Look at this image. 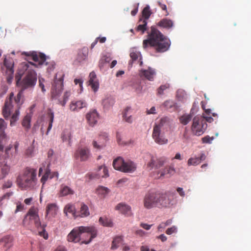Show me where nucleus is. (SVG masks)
Masks as SVG:
<instances>
[{"label":"nucleus","instance_id":"nucleus-1","mask_svg":"<svg viewBox=\"0 0 251 251\" xmlns=\"http://www.w3.org/2000/svg\"><path fill=\"white\" fill-rule=\"evenodd\" d=\"M171 41L163 35L156 27L151 26L148 32L147 38L143 40L144 49L152 47L155 52L163 53L167 51L171 46Z\"/></svg>","mask_w":251,"mask_h":251},{"label":"nucleus","instance_id":"nucleus-2","mask_svg":"<svg viewBox=\"0 0 251 251\" xmlns=\"http://www.w3.org/2000/svg\"><path fill=\"white\" fill-rule=\"evenodd\" d=\"M83 233H86L87 236L90 237L88 240L82 241V243L88 244L91 242L93 239L97 236V230L93 226H81L75 227L68 235V241L75 243L78 242L81 240V236Z\"/></svg>","mask_w":251,"mask_h":251},{"label":"nucleus","instance_id":"nucleus-3","mask_svg":"<svg viewBox=\"0 0 251 251\" xmlns=\"http://www.w3.org/2000/svg\"><path fill=\"white\" fill-rule=\"evenodd\" d=\"M37 67V65L31 62L23 63L22 64V69L26 71L23 79L20 82V86L22 90L28 88H32L36 85L37 82V74L32 69V67Z\"/></svg>","mask_w":251,"mask_h":251},{"label":"nucleus","instance_id":"nucleus-4","mask_svg":"<svg viewBox=\"0 0 251 251\" xmlns=\"http://www.w3.org/2000/svg\"><path fill=\"white\" fill-rule=\"evenodd\" d=\"M37 170L33 168L27 167L24 171L22 176L17 179V182L22 189H32L34 188L37 183L36 177Z\"/></svg>","mask_w":251,"mask_h":251},{"label":"nucleus","instance_id":"nucleus-5","mask_svg":"<svg viewBox=\"0 0 251 251\" xmlns=\"http://www.w3.org/2000/svg\"><path fill=\"white\" fill-rule=\"evenodd\" d=\"M63 76H61L58 79L57 78L56 76L51 88V98L58 100L62 106H64L71 95V92L70 91H66L63 95V100H60L59 98L63 90Z\"/></svg>","mask_w":251,"mask_h":251},{"label":"nucleus","instance_id":"nucleus-6","mask_svg":"<svg viewBox=\"0 0 251 251\" xmlns=\"http://www.w3.org/2000/svg\"><path fill=\"white\" fill-rule=\"evenodd\" d=\"M23 54L26 56L31 57L32 59L36 62H38V65L40 66L44 64L49 65L47 68V70L49 73H50L55 67V63L52 61L50 63L46 62L47 57L42 53H37L36 51H29V52H24L23 53Z\"/></svg>","mask_w":251,"mask_h":251},{"label":"nucleus","instance_id":"nucleus-7","mask_svg":"<svg viewBox=\"0 0 251 251\" xmlns=\"http://www.w3.org/2000/svg\"><path fill=\"white\" fill-rule=\"evenodd\" d=\"M39 209L38 207L32 206L30 208L26 214L24 220L23 224L27 226L30 225L29 222H33L35 226L38 229L41 226V223L38 215Z\"/></svg>","mask_w":251,"mask_h":251},{"label":"nucleus","instance_id":"nucleus-8","mask_svg":"<svg viewBox=\"0 0 251 251\" xmlns=\"http://www.w3.org/2000/svg\"><path fill=\"white\" fill-rule=\"evenodd\" d=\"M207 128V124L204 118L202 116L197 115L193 119L191 130L193 134L196 136L201 135Z\"/></svg>","mask_w":251,"mask_h":251},{"label":"nucleus","instance_id":"nucleus-9","mask_svg":"<svg viewBox=\"0 0 251 251\" xmlns=\"http://www.w3.org/2000/svg\"><path fill=\"white\" fill-rule=\"evenodd\" d=\"M167 132L153 128L152 137L155 142L161 145L167 144L168 143V140L165 136V134Z\"/></svg>","mask_w":251,"mask_h":251},{"label":"nucleus","instance_id":"nucleus-10","mask_svg":"<svg viewBox=\"0 0 251 251\" xmlns=\"http://www.w3.org/2000/svg\"><path fill=\"white\" fill-rule=\"evenodd\" d=\"M157 194L149 193L147 194L144 199V206L147 209L157 206Z\"/></svg>","mask_w":251,"mask_h":251},{"label":"nucleus","instance_id":"nucleus-11","mask_svg":"<svg viewBox=\"0 0 251 251\" xmlns=\"http://www.w3.org/2000/svg\"><path fill=\"white\" fill-rule=\"evenodd\" d=\"M75 157L81 161L87 160L91 156L90 151L87 147H79L75 152Z\"/></svg>","mask_w":251,"mask_h":251},{"label":"nucleus","instance_id":"nucleus-12","mask_svg":"<svg viewBox=\"0 0 251 251\" xmlns=\"http://www.w3.org/2000/svg\"><path fill=\"white\" fill-rule=\"evenodd\" d=\"M171 120L167 117H164L161 118L160 120L156 123L153 126V128L157 129H160L165 131H168L171 128Z\"/></svg>","mask_w":251,"mask_h":251},{"label":"nucleus","instance_id":"nucleus-13","mask_svg":"<svg viewBox=\"0 0 251 251\" xmlns=\"http://www.w3.org/2000/svg\"><path fill=\"white\" fill-rule=\"evenodd\" d=\"M13 97V93H11L9 98L5 100L4 105L2 109V114L5 119L8 118L10 115L11 110L13 108L12 100Z\"/></svg>","mask_w":251,"mask_h":251},{"label":"nucleus","instance_id":"nucleus-14","mask_svg":"<svg viewBox=\"0 0 251 251\" xmlns=\"http://www.w3.org/2000/svg\"><path fill=\"white\" fill-rule=\"evenodd\" d=\"M166 162V159L163 157L156 158L152 156L150 161L148 163L147 166L151 169L153 168H159L162 167Z\"/></svg>","mask_w":251,"mask_h":251},{"label":"nucleus","instance_id":"nucleus-15","mask_svg":"<svg viewBox=\"0 0 251 251\" xmlns=\"http://www.w3.org/2000/svg\"><path fill=\"white\" fill-rule=\"evenodd\" d=\"M88 49L86 47H84L81 49L78 50L76 54L74 63H81L85 60L88 56Z\"/></svg>","mask_w":251,"mask_h":251},{"label":"nucleus","instance_id":"nucleus-16","mask_svg":"<svg viewBox=\"0 0 251 251\" xmlns=\"http://www.w3.org/2000/svg\"><path fill=\"white\" fill-rule=\"evenodd\" d=\"M139 75L142 78L144 77L150 81H153L156 72L154 69L149 67L147 70H141L139 72Z\"/></svg>","mask_w":251,"mask_h":251},{"label":"nucleus","instance_id":"nucleus-17","mask_svg":"<svg viewBox=\"0 0 251 251\" xmlns=\"http://www.w3.org/2000/svg\"><path fill=\"white\" fill-rule=\"evenodd\" d=\"M86 118L89 125L91 126H94L97 124L99 118V114L96 110L87 113Z\"/></svg>","mask_w":251,"mask_h":251},{"label":"nucleus","instance_id":"nucleus-18","mask_svg":"<svg viewBox=\"0 0 251 251\" xmlns=\"http://www.w3.org/2000/svg\"><path fill=\"white\" fill-rule=\"evenodd\" d=\"M86 106L87 103L84 100H74L72 101L70 104V109L72 111L77 112L81 109L86 107Z\"/></svg>","mask_w":251,"mask_h":251},{"label":"nucleus","instance_id":"nucleus-19","mask_svg":"<svg viewBox=\"0 0 251 251\" xmlns=\"http://www.w3.org/2000/svg\"><path fill=\"white\" fill-rule=\"evenodd\" d=\"M115 209L127 216H130L132 215L131 207L124 203L121 202L118 204L115 207Z\"/></svg>","mask_w":251,"mask_h":251},{"label":"nucleus","instance_id":"nucleus-20","mask_svg":"<svg viewBox=\"0 0 251 251\" xmlns=\"http://www.w3.org/2000/svg\"><path fill=\"white\" fill-rule=\"evenodd\" d=\"M157 25L160 27L169 29L173 27L174 22L169 19L163 18L157 23Z\"/></svg>","mask_w":251,"mask_h":251},{"label":"nucleus","instance_id":"nucleus-21","mask_svg":"<svg viewBox=\"0 0 251 251\" xmlns=\"http://www.w3.org/2000/svg\"><path fill=\"white\" fill-rule=\"evenodd\" d=\"M170 203V201L166 195H159L157 194V206H167Z\"/></svg>","mask_w":251,"mask_h":251},{"label":"nucleus","instance_id":"nucleus-22","mask_svg":"<svg viewBox=\"0 0 251 251\" xmlns=\"http://www.w3.org/2000/svg\"><path fill=\"white\" fill-rule=\"evenodd\" d=\"M89 84L94 91H97L99 88V82L97 79V76L95 72H92L89 75Z\"/></svg>","mask_w":251,"mask_h":251},{"label":"nucleus","instance_id":"nucleus-23","mask_svg":"<svg viewBox=\"0 0 251 251\" xmlns=\"http://www.w3.org/2000/svg\"><path fill=\"white\" fill-rule=\"evenodd\" d=\"M136 169L135 164L131 161H125L123 168V172L131 173Z\"/></svg>","mask_w":251,"mask_h":251},{"label":"nucleus","instance_id":"nucleus-24","mask_svg":"<svg viewBox=\"0 0 251 251\" xmlns=\"http://www.w3.org/2000/svg\"><path fill=\"white\" fill-rule=\"evenodd\" d=\"M106 138V134L100 135L98 141H93L92 144L94 148L99 150L101 149L104 146Z\"/></svg>","mask_w":251,"mask_h":251},{"label":"nucleus","instance_id":"nucleus-25","mask_svg":"<svg viewBox=\"0 0 251 251\" xmlns=\"http://www.w3.org/2000/svg\"><path fill=\"white\" fill-rule=\"evenodd\" d=\"M64 212L67 216L70 214L75 218L78 217V215L75 211V207L73 204H67L64 207Z\"/></svg>","mask_w":251,"mask_h":251},{"label":"nucleus","instance_id":"nucleus-26","mask_svg":"<svg viewBox=\"0 0 251 251\" xmlns=\"http://www.w3.org/2000/svg\"><path fill=\"white\" fill-rule=\"evenodd\" d=\"M57 210L58 208L55 204H49L46 207V218H47L50 215L53 217L57 213Z\"/></svg>","mask_w":251,"mask_h":251},{"label":"nucleus","instance_id":"nucleus-27","mask_svg":"<svg viewBox=\"0 0 251 251\" xmlns=\"http://www.w3.org/2000/svg\"><path fill=\"white\" fill-rule=\"evenodd\" d=\"M76 213L78 217H86L90 215L88 207L83 203L81 204L80 210Z\"/></svg>","mask_w":251,"mask_h":251},{"label":"nucleus","instance_id":"nucleus-28","mask_svg":"<svg viewBox=\"0 0 251 251\" xmlns=\"http://www.w3.org/2000/svg\"><path fill=\"white\" fill-rule=\"evenodd\" d=\"M125 161L123 158L119 157L115 159L113 162V166L115 169L123 172V166Z\"/></svg>","mask_w":251,"mask_h":251},{"label":"nucleus","instance_id":"nucleus-29","mask_svg":"<svg viewBox=\"0 0 251 251\" xmlns=\"http://www.w3.org/2000/svg\"><path fill=\"white\" fill-rule=\"evenodd\" d=\"M74 191L68 186L61 185L60 190V196L64 197L69 195H73Z\"/></svg>","mask_w":251,"mask_h":251},{"label":"nucleus","instance_id":"nucleus-30","mask_svg":"<svg viewBox=\"0 0 251 251\" xmlns=\"http://www.w3.org/2000/svg\"><path fill=\"white\" fill-rule=\"evenodd\" d=\"M130 107H126L123 112V119L128 123H131L132 122V117L130 115Z\"/></svg>","mask_w":251,"mask_h":251},{"label":"nucleus","instance_id":"nucleus-31","mask_svg":"<svg viewBox=\"0 0 251 251\" xmlns=\"http://www.w3.org/2000/svg\"><path fill=\"white\" fill-rule=\"evenodd\" d=\"M97 177H106L109 176L108 170L105 166H100L99 167Z\"/></svg>","mask_w":251,"mask_h":251},{"label":"nucleus","instance_id":"nucleus-32","mask_svg":"<svg viewBox=\"0 0 251 251\" xmlns=\"http://www.w3.org/2000/svg\"><path fill=\"white\" fill-rule=\"evenodd\" d=\"M123 241V237L121 236H116L114 237L112 242L111 249L112 250H115L118 249L120 244L122 243Z\"/></svg>","mask_w":251,"mask_h":251},{"label":"nucleus","instance_id":"nucleus-33","mask_svg":"<svg viewBox=\"0 0 251 251\" xmlns=\"http://www.w3.org/2000/svg\"><path fill=\"white\" fill-rule=\"evenodd\" d=\"M164 106L168 109L173 111L176 110L178 106L176 102L172 100H167L163 103Z\"/></svg>","mask_w":251,"mask_h":251},{"label":"nucleus","instance_id":"nucleus-34","mask_svg":"<svg viewBox=\"0 0 251 251\" xmlns=\"http://www.w3.org/2000/svg\"><path fill=\"white\" fill-rule=\"evenodd\" d=\"M175 169L174 167L172 166H167L163 169V170L159 171L158 172V174H160V177L167 174L173 175L175 174Z\"/></svg>","mask_w":251,"mask_h":251},{"label":"nucleus","instance_id":"nucleus-35","mask_svg":"<svg viewBox=\"0 0 251 251\" xmlns=\"http://www.w3.org/2000/svg\"><path fill=\"white\" fill-rule=\"evenodd\" d=\"M109 190L103 186H99L96 189L97 194L101 198H104L109 193Z\"/></svg>","mask_w":251,"mask_h":251},{"label":"nucleus","instance_id":"nucleus-36","mask_svg":"<svg viewBox=\"0 0 251 251\" xmlns=\"http://www.w3.org/2000/svg\"><path fill=\"white\" fill-rule=\"evenodd\" d=\"M99 222L101 225L104 226L112 227L113 226L112 220L105 217H100Z\"/></svg>","mask_w":251,"mask_h":251},{"label":"nucleus","instance_id":"nucleus-37","mask_svg":"<svg viewBox=\"0 0 251 251\" xmlns=\"http://www.w3.org/2000/svg\"><path fill=\"white\" fill-rule=\"evenodd\" d=\"M111 60V58L109 55L105 54L102 55L99 61V67L102 68L104 67L106 63H109Z\"/></svg>","mask_w":251,"mask_h":251},{"label":"nucleus","instance_id":"nucleus-38","mask_svg":"<svg viewBox=\"0 0 251 251\" xmlns=\"http://www.w3.org/2000/svg\"><path fill=\"white\" fill-rule=\"evenodd\" d=\"M48 116L49 118V124L47 134H48V132L50 131V130L51 129L52 126V123L53 122V120H54V113L51 109H49L48 110Z\"/></svg>","mask_w":251,"mask_h":251},{"label":"nucleus","instance_id":"nucleus-39","mask_svg":"<svg viewBox=\"0 0 251 251\" xmlns=\"http://www.w3.org/2000/svg\"><path fill=\"white\" fill-rule=\"evenodd\" d=\"M139 23H141V24L137 26L136 30L138 31H141L142 34H143L147 30V21L146 20H142V19H140L139 20Z\"/></svg>","mask_w":251,"mask_h":251},{"label":"nucleus","instance_id":"nucleus-40","mask_svg":"<svg viewBox=\"0 0 251 251\" xmlns=\"http://www.w3.org/2000/svg\"><path fill=\"white\" fill-rule=\"evenodd\" d=\"M192 115L191 114L183 115L179 118L180 122L184 125H187L192 119Z\"/></svg>","mask_w":251,"mask_h":251},{"label":"nucleus","instance_id":"nucleus-41","mask_svg":"<svg viewBox=\"0 0 251 251\" xmlns=\"http://www.w3.org/2000/svg\"><path fill=\"white\" fill-rule=\"evenodd\" d=\"M12 149V146L10 145L6 148L5 150V158L10 159L13 156H15L16 155H14V152H11V150Z\"/></svg>","mask_w":251,"mask_h":251},{"label":"nucleus","instance_id":"nucleus-42","mask_svg":"<svg viewBox=\"0 0 251 251\" xmlns=\"http://www.w3.org/2000/svg\"><path fill=\"white\" fill-rule=\"evenodd\" d=\"M151 12L150 10V7L149 5H147L143 10L142 11V15L143 17L144 18V20H148L151 15Z\"/></svg>","mask_w":251,"mask_h":251},{"label":"nucleus","instance_id":"nucleus-43","mask_svg":"<svg viewBox=\"0 0 251 251\" xmlns=\"http://www.w3.org/2000/svg\"><path fill=\"white\" fill-rule=\"evenodd\" d=\"M30 116L26 115L22 121V126L26 128H29L30 127Z\"/></svg>","mask_w":251,"mask_h":251},{"label":"nucleus","instance_id":"nucleus-44","mask_svg":"<svg viewBox=\"0 0 251 251\" xmlns=\"http://www.w3.org/2000/svg\"><path fill=\"white\" fill-rule=\"evenodd\" d=\"M201 163L198 157H191L187 161V165L188 166H197Z\"/></svg>","mask_w":251,"mask_h":251},{"label":"nucleus","instance_id":"nucleus-45","mask_svg":"<svg viewBox=\"0 0 251 251\" xmlns=\"http://www.w3.org/2000/svg\"><path fill=\"white\" fill-rule=\"evenodd\" d=\"M13 63L11 62L8 63V60L6 59V58H4V65L6 67L7 69L8 70L9 72H7L6 73H8L9 75L13 74Z\"/></svg>","mask_w":251,"mask_h":251},{"label":"nucleus","instance_id":"nucleus-46","mask_svg":"<svg viewBox=\"0 0 251 251\" xmlns=\"http://www.w3.org/2000/svg\"><path fill=\"white\" fill-rule=\"evenodd\" d=\"M50 170L49 169H47L44 175L42 176L41 178V182L44 185L47 180L50 178Z\"/></svg>","mask_w":251,"mask_h":251},{"label":"nucleus","instance_id":"nucleus-47","mask_svg":"<svg viewBox=\"0 0 251 251\" xmlns=\"http://www.w3.org/2000/svg\"><path fill=\"white\" fill-rule=\"evenodd\" d=\"M130 57L132 62L137 61L139 58L141 57L140 53L137 51H132L130 53ZM140 60L141 58L139 59Z\"/></svg>","mask_w":251,"mask_h":251},{"label":"nucleus","instance_id":"nucleus-48","mask_svg":"<svg viewBox=\"0 0 251 251\" xmlns=\"http://www.w3.org/2000/svg\"><path fill=\"white\" fill-rule=\"evenodd\" d=\"M7 127V123L2 119H0V134L4 135V131Z\"/></svg>","mask_w":251,"mask_h":251},{"label":"nucleus","instance_id":"nucleus-49","mask_svg":"<svg viewBox=\"0 0 251 251\" xmlns=\"http://www.w3.org/2000/svg\"><path fill=\"white\" fill-rule=\"evenodd\" d=\"M61 139L63 142H67L68 145L71 146V136L69 133L66 134L63 133L61 135Z\"/></svg>","mask_w":251,"mask_h":251},{"label":"nucleus","instance_id":"nucleus-50","mask_svg":"<svg viewBox=\"0 0 251 251\" xmlns=\"http://www.w3.org/2000/svg\"><path fill=\"white\" fill-rule=\"evenodd\" d=\"M46 226V225H41V227L42 229V231H39V234L43 237L45 239H47L48 238V233L45 230V227Z\"/></svg>","mask_w":251,"mask_h":251},{"label":"nucleus","instance_id":"nucleus-51","mask_svg":"<svg viewBox=\"0 0 251 251\" xmlns=\"http://www.w3.org/2000/svg\"><path fill=\"white\" fill-rule=\"evenodd\" d=\"M170 87V85L168 83H166L164 85H161L157 89V93L159 95L163 94L164 91L168 89Z\"/></svg>","mask_w":251,"mask_h":251},{"label":"nucleus","instance_id":"nucleus-52","mask_svg":"<svg viewBox=\"0 0 251 251\" xmlns=\"http://www.w3.org/2000/svg\"><path fill=\"white\" fill-rule=\"evenodd\" d=\"M19 115V111L18 109L16 110L15 113L12 115L10 120V125H13V123L18 119Z\"/></svg>","mask_w":251,"mask_h":251},{"label":"nucleus","instance_id":"nucleus-53","mask_svg":"<svg viewBox=\"0 0 251 251\" xmlns=\"http://www.w3.org/2000/svg\"><path fill=\"white\" fill-rule=\"evenodd\" d=\"M24 90H21L20 92L18 93V94L17 95L16 97L15 98V102L16 104H17V106H19L22 103H21V100L22 96V92Z\"/></svg>","mask_w":251,"mask_h":251},{"label":"nucleus","instance_id":"nucleus-54","mask_svg":"<svg viewBox=\"0 0 251 251\" xmlns=\"http://www.w3.org/2000/svg\"><path fill=\"white\" fill-rule=\"evenodd\" d=\"M10 170V167L7 165V164H5L1 168V173L4 175L6 176L7 175Z\"/></svg>","mask_w":251,"mask_h":251},{"label":"nucleus","instance_id":"nucleus-55","mask_svg":"<svg viewBox=\"0 0 251 251\" xmlns=\"http://www.w3.org/2000/svg\"><path fill=\"white\" fill-rule=\"evenodd\" d=\"M177 232V228L176 226H173L170 228H168L166 233L168 235H171L173 233H176Z\"/></svg>","mask_w":251,"mask_h":251},{"label":"nucleus","instance_id":"nucleus-56","mask_svg":"<svg viewBox=\"0 0 251 251\" xmlns=\"http://www.w3.org/2000/svg\"><path fill=\"white\" fill-rule=\"evenodd\" d=\"M214 139L213 137H209V136H206L202 138V141L203 143H211L212 140Z\"/></svg>","mask_w":251,"mask_h":251},{"label":"nucleus","instance_id":"nucleus-57","mask_svg":"<svg viewBox=\"0 0 251 251\" xmlns=\"http://www.w3.org/2000/svg\"><path fill=\"white\" fill-rule=\"evenodd\" d=\"M158 4L160 7L164 11H165V16H168L169 13L167 11V6L165 4L162 3L160 1H158Z\"/></svg>","mask_w":251,"mask_h":251},{"label":"nucleus","instance_id":"nucleus-58","mask_svg":"<svg viewBox=\"0 0 251 251\" xmlns=\"http://www.w3.org/2000/svg\"><path fill=\"white\" fill-rule=\"evenodd\" d=\"M24 209V205L22 203L17 204L16 209L15 211V213H16L18 212L22 211Z\"/></svg>","mask_w":251,"mask_h":251},{"label":"nucleus","instance_id":"nucleus-59","mask_svg":"<svg viewBox=\"0 0 251 251\" xmlns=\"http://www.w3.org/2000/svg\"><path fill=\"white\" fill-rule=\"evenodd\" d=\"M42 81H44V80L43 78H42V79L39 78V86L41 88L42 92H44L46 91V89L45 88L44 85L43 84Z\"/></svg>","mask_w":251,"mask_h":251},{"label":"nucleus","instance_id":"nucleus-60","mask_svg":"<svg viewBox=\"0 0 251 251\" xmlns=\"http://www.w3.org/2000/svg\"><path fill=\"white\" fill-rule=\"evenodd\" d=\"M107 102H110L111 103L110 106H112L114 104V101L112 99H109V100L107 99V100H104L103 102V105H104V107H107V108H108V106L106 105V103Z\"/></svg>","mask_w":251,"mask_h":251},{"label":"nucleus","instance_id":"nucleus-61","mask_svg":"<svg viewBox=\"0 0 251 251\" xmlns=\"http://www.w3.org/2000/svg\"><path fill=\"white\" fill-rule=\"evenodd\" d=\"M176 191L181 197H184L185 193L182 188L178 187L176 189Z\"/></svg>","mask_w":251,"mask_h":251},{"label":"nucleus","instance_id":"nucleus-62","mask_svg":"<svg viewBox=\"0 0 251 251\" xmlns=\"http://www.w3.org/2000/svg\"><path fill=\"white\" fill-rule=\"evenodd\" d=\"M53 251H67V250L65 247L59 246Z\"/></svg>","mask_w":251,"mask_h":251},{"label":"nucleus","instance_id":"nucleus-63","mask_svg":"<svg viewBox=\"0 0 251 251\" xmlns=\"http://www.w3.org/2000/svg\"><path fill=\"white\" fill-rule=\"evenodd\" d=\"M142 227H143V228L146 229V230H149L150 229L151 227V225H148L147 224H144V223H142L140 225Z\"/></svg>","mask_w":251,"mask_h":251},{"label":"nucleus","instance_id":"nucleus-64","mask_svg":"<svg viewBox=\"0 0 251 251\" xmlns=\"http://www.w3.org/2000/svg\"><path fill=\"white\" fill-rule=\"evenodd\" d=\"M11 241L12 238L10 237H6L3 238L0 242L8 243L9 242H11Z\"/></svg>","mask_w":251,"mask_h":251}]
</instances>
